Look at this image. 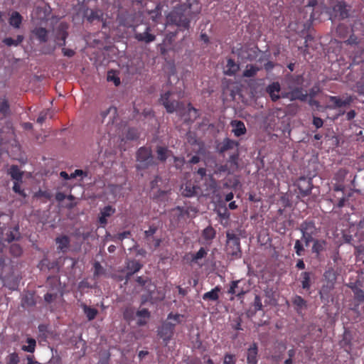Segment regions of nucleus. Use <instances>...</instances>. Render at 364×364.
<instances>
[{
  "label": "nucleus",
  "instance_id": "f257e3e1",
  "mask_svg": "<svg viewBox=\"0 0 364 364\" xmlns=\"http://www.w3.org/2000/svg\"><path fill=\"white\" fill-rule=\"evenodd\" d=\"M181 315L170 314L167 320L163 323L161 328L158 330V333L165 341L166 344L169 341L173 333L174 326L180 321Z\"/></svg>",
  "mask_w": 364,
  "mask_h": 364
},
{
  "label": "nucleus",
  "instance_id": "f03ea898",
  "mask_svg": "<svg viewBox=\"0 0 364 364\" xmlns=\"http://www.w3.org/2000/svg\"><path fill=\"white\" fill-rule=\"evenodd\" d=\"M226 252L228 255L240 258L242 255L240 249V238L232 232L228 231L226 232Z\"/></svg>",
  "mask_w": 364,
  "mask_h": 364
},
{
  "label": "nucleus",
  "instance_id": "7ed1b4c3",
  "mask_svg": "<svg viewBox=\"0 0 364 364\" xmlns=\"http://www.w3.org/2000/svg\"><path fill=\"white\" fill-rule=\"evenodd\" d=\"M167 23L177 26L180 29L188 28L190 21L186 17L181 9H176L167 16Z\"/></svg>",
  "mask_w": 364,
  "mask_h": 364
},
{
  "label": "nucleus",
  "instance_id": "20e7f679",
  "mask_svg": "<svg viewBox=\"0 0 364 364\" xmlns=\"http://www.w3.org/2000/svg\"><path fill=\"white\" fill-rule=\"evenodd\" d=\"M171 92H166L164 94L161 95L160 98V102L166 108L167 112L173 113L174 112H180V114H181L182 110L184 109L183 104L175 100L171 99Z\"/></svg>",
  "mask_w": 364,
  "mask_h": 364
},
{
  "label": "nucleus",
  "instance_id": "39448f33",
  "mask_svg": "<svg viewBox=\"0 0 364 364\" xmlns=\"http://www.w3.org/2000/svg\"><path fill=\"white\" fill-rule=\"evenodd\" d=\"M136 160L139 162V167L146 168L154 164V159L151 150L148 148H140L136 154Z\"/></svg>",
  "mask_w": 364,
  "mask_h": 364
},
{
  "label": "nucleus",
  "instance_id": "423d86ee",
  "mask_svg": "<svg viewBox=\"0 0 364 364\" xmlns=\"http://www.w3.org/2000/svg\"><path fill=\"white\" fill-rule=\"evenodd\" d=\"M151 28L150 26L145 25L144 29L143 31H140L137 28L134 29V38L138 41L144 42L146 43H149L153 42L156 39V36L150 33Z\"/></svg>",
  "mask_w": 364,
  "mask_h": 364
},
{
  "label": "nucleus",
  "instance_id": "0eeeda50",
  "mask_svg": "<svg viewBox=\"0 0 364 364\" xmlns=\"http://www.w3.org/2000/svg\"><path fill=\"white\" fill-rule=\"evenodd\" d=\"M297 186L302 197L310 194L312 188V182L309 178H300L297 181Z\"/></svg>",
  "mask_w": 364,
  "mask_h": 364
},
{
  "label": "nucleus",
  "instance_id": "6e6552de",
  "mask_svg": "<svg viewBox=\"0 0 364 364\" xmlns=\"http://www.w3.org/2000/svg\"><path fill=\"white\" fill-rule=\"evenodd\" d=\"M146 287L149 291V296L148 298L143 299L142 303L146 302L148 299H150L152 302H154L164 299L165 295L164 293H159L157 291V294H156V287L154 284L149 283Z\"/></svg>",
  "mask_w": 364,
  "mask_h": 364
},
{
  "label": "nucleus",
  "instance_id": "1a4fd4ad",
  "mask_svg": "<svg viewBox=\"0 0 364 364\" xmlns=\"http://www.w3.org/2000/svg\"><path fill=\"white\" fill-rule=\"evenodd\" d=\"M299 230L302 235H315L317 232L314 223L311 221H305L301 224Z\"/></svg>",
  "mask_w": 364,
  "mask_h": 364
},
{
  "label": "nucleus",
  "instance_id": "9d476101",
  "mask_svg": "<svg viewBox=\"0 0 364 364\" xmlns=\"http://www.w3.org/2000/svg\"><path fill=\"white\" fill-rule=\"evenodd\" d=\"M238 146V142L230 139L229 138H225L223 139L222 143L218 146V149L220 153H224L228 150L233 149L235 148L237 149Z\"/></svg>",
  "mask_w": 364,
  "mask_h": 364
},
{
  "label": "nucleus",
  "instance_id": "9b49d317",
  "mask_svg": "<svg viewBox=\"0 0 364 364\" xmlns=\"http://www.w3.org/2000/svg\"><path fill=\"white\" fill-rule=\"evenodd\" d=\"M257 346L255 343H252L247 349V361L248 364L257 363Z\"/></svg>",
  "mask_w": 364,
  "mask_h": 364
},
{
  "label": "nucleus",
  "instance_id": "f8f14e48",
  "mask_svg": "<svg viewBox=\"0 0 364 364\" xmlns=\"http://www.w3.org/2000/svg\"><path fill=\"white\" fill-rule=\"evenodd\" d=\"M308 94L304 92L303 89L301 87H296L290 91V101L299 100L304 102L307 99Z\"/></svg>",
  "mask_w": 364,
  "mask_h": 364
},
{
  "label": "nucleus",
  "instance_id": "ddd939ff",
  "mask_svg": "<svg viewBox=\"0 0 364 364\" xmlns=\"http://www.w3.org/2000/svg\"><path fill=\"white\" fill-rule=\"evenodd\" d=\"M231 126L232 127V132L235 136H240L246 133V127L242 121H232Z\"/></svg>",
  "mask_w": 364,
  "mask_h": 364
},
{
  "label": "nucleus",
  "instance_id": "4468645a",
  "mask_svg": "<svg viewBox=\"0 0 364 364\" xmlns=\"http://www.w3.org/2000/svg\"><path fill=\"white\" fill-rule=\"evenodd\" d=\"M329 100L331 102H333L334 107H345L346 105H349L353 102L351 96H348L344 100L341 99L337 96H330Z\"/></svg>",
  "mask_w": 364,
  "mask_h": 364
},
{
  "label": "nucleus",
  "instance_id": "2eb2a0df",
  "mask_svg": "<svg viewBox=\"0 0 364 364\" xmlns=\"http://www.w3.org/2000/svg\"><path fill=\"white\" fill-rule=\"evenodd\" d=\"M267 91L269 94L272 101L275 102L279 99L280 96L279 95V92L280 91V85L278 82H273L269 85L267 88Z\"/></svg>",
  "mask_w": 364,
  "mask_h": 364
},
{
  "label": "nucleus",
  "instance_id": "dca6fc26",
  "mask_svg": "<svg viewBox=\"0 0 364 364\" xmlns=\"http://www.w3.org/2000/svg\"><path fill=\"white\" fill-rule=\"evenodd\" d=\"M240 66L234 60L230 58L227 60L226 70L224 71L225 75L232 76L239 70Z\"/></svg>",
  "mask_w": 364,
  "mask_h": 364
},
{
  "label": "nucleus",
  "instance_id": "f3484780",
  "mask_svg": "<svg viewBox=\"0 0 364 364\" xmlns=\"http://www.w3.org/2000/svg\"><path fill=\"white\" fill-rule=\"evenodd\" d=\"M68 25L65 23H60L56 30V40H66L68 36L67 31Z\"/></svg>",
  "mask_w": 364,
  "mask_h": 364
},
{
  "label": "nucleus",
  "instance_id": "a211bd4d",
  "mask_svg": "<svg viewBox=\"0 0 364 364\" xmlns=\"http://www.w3.org/2000/svg\"><path fill=\"white\" fill-rule=\"evenodd\" d=\"M220 291V287L217 286L210 291L205 293L203 295V299L205 301H217L219 299V293Z\"/></svg>",
  "mask_w": 364,
  "mask_h": 364
},
{
  "label": "nucleus",
  "instance_id": "6ab92c4d",
  "mask_svg": "<svg viewBox=\"0 0 364 364\" xmlns=\"http://www.w3.org/2000/svg\"><path fill=\"white\" fill-rule=\"evenodd\" d=\"M55 242L58 245L57 249L63 252L67 250L70 245V239L65 235L57 237Z\"/></svg>",
  "mask_w": 364,
  "mask_h": 364
},
{
  "label": "nucleus",
  "instance_id": "aec40b11",
  "mask_svg": "<svg viewBox=\"0 0 364 364\" xmlns=\"http://www.w3.org/2000/svg\"><path fill=\"white\" fill-rule=\"evenodd\" d=\"M240 282V280L232 282L230 286V289L228 290V293L231 294H235L238 297H241L242 295H244L245 294V291L242 289L239 288Z\"/></svg>",
  "mask_w": 364,
  "mask_h": 364
},
{
  "label": "nucleus",
  "instance_id": "412c9836",
  "mask_svg": "<svg viewBox=\"0 0 364 364\" xmlns=\"http://www.w3.org/2000/svg\"><path fill=\"white\" fill-rule=\"evenodd\" d=\"M33 33L41 42L46 43L48 41V31L44 28H36L33 29Z\"/></svg>",
  "mask_w": 364,
  "mask_h": 364
},
{
  "label": "nucleus",
  "instance_id": "4be33fe9",
  "mask_svg": "<svg viewBox=\"0 0 364 364\" xmlns=\"http://www.w3.org/2000/svg\"><path fill=\"white\" fill-rule=\"evenodd\" d=\"M22 22V16L17 11H14L9 18V24L15 28H20Z\"/></svg>",
  "mask_w": 364,
  "mask_h": 364
},
{
  "label": "nucleus",
  "instance_id": "5701e85b",
  "mask_svg": "<svg viewBox=\"0 0 364 364\" xmlns=\"http://www.w3.org/2000/svg\"><path fill=\"white\" fill-rule=\"evenodd\" d=\"M136 316L139 318L137 323L139 326H144L146 323V320L150 317V313L146 309H143L136 312Z\"/></svg>",
  "mask_w": 364,
  "mask_h": 364
},
{
  "label": "nucleus",
  "instance_id": "b1692460",
  "mask_svg": "<svg viewBox=\"0 0 364 364\" xmlns=\"http://www.w3.org/2000/svg\"><path fill=\"white\" fill-rule=\"evenodd\" d=\"M127 267L129 271L127 273V277H129L139 272L142 267V265L139 262L133 260L128 262Z\"/></svg>",
  "mask_w": 364,
  "mask_h": 364
},
{
  "label": "nucleus",
  "instance_id": "393cba45",
  "mask_svg": "<svg viewBox=\"0 0 364 364\" xmlns=\"http://www.w3.org/2000/svg\"><path fill=\"white\" fill-rule=\"evenodd\" d=\"M333 10L336 13H339L341 18H345L348 17V10L346 5L343 2H338L333 8Z\"/></svg>",
  "mask_w": 364,
  "mask_h": 364
},
{
  "label": "nucleus",
  "instance_id": "a878e982",
  "mask_svg": "<svg viewBox=\"0 0 364 364\" xmlns=\"http://www.w3.org/2000/svg\"><path fill=\"white\" fill-rule=\"evenodd\" d=\"M326 243L324 240H315L312 246V252L317 255L326 248Z\"/></svg>",
  "mask_w": 364,
  "mask_h": 364
},
{
  "label": "nucleus",
  "instance_id": "bb28decb",
  "mask_svg": "<svg viewBox=\"0 0 364 364\" xmlns=\"http://www.w3.org/2000/svg\"><path fill=\"white\" fill-rule=\"evenodd\" d=\"M9 173L11 178L16 181H21L23 173L20 171L17 166H12L10 168Z\"/></svg>",
  "mask_w": 364,
  "mask_h": 364
},
{
  "label": "nucleus",
  "instance_id": "cd10ccee",
  "mask_svg": "<svg viewBox=\"0 0 364 364\" xmlns=\"http://www.w3.org/2000/svg\"><path fill=\"white\" fill-rule=\"evenodd\" d=\"M27 346H23L21 349L28 353H33L36 346V341L34 338H28L26 340Z\"/></svg>",
  "mask_w": 364,
  "mask_h": 364
},
{
  "label": "nucleus",
  "instance_id": "c85d7f7f",
  "mask_svg": "<svg viewBox=\"0 0 364 364\" xmlns=\"http://www.w3.org/2000/svg\"><path fill=\"white\" fill-rule=\"evenodd\" d=\"M83 311L89 321L93 320L97 314V310L86 305L82 306Z\"/></svg>",
  "mask_w": 364,
  "mask_h": 364
},
{
  "label": "nucleus",
  "instance_id": "c756f323",
  "mask_svg": "<svg viewBox=\"0 0 364 364\" xmlns=\"http://www.w3.org/2000/svg\"><path fill=\"white\" fill-rule=\"evenodd\" d=\"M215 231L210 226L207 227L203 231V237L205 241L212 240L215 237Z\"/></svg>",
  "mask_w": 364,
  "mask_h": 364
},
{
  "label": "nucleus",
  "instance_id": "7c9ffc66",
  "mask_svg": "<svg viewBox=\"0 0 364 364\" xmlns=\"http://www.w3.org/2000/svg\"><path fill=\"white\" fill-rule=\"evenodd\" d=\"M23 40V36H18L16 39H13L12 38H6L4 39L3 42L8 46H18Z\"/></svg>",
  "mask_w": 364,
  "mask_h": 364
},
{
  "label": "nucleus",
  "instance_id": "2f4dec72",
  "mask_svg": "<svg viewBox=\"0 0 364 364\" xmlns=\"http://www.w3.org/2000/svg\"><path fill=\"white\" fill-rule=\"evenodd\" d=\"M259 68L252 65H247L246 66V68L243 73V76L246 77H251L255 76L257 71L259 70Z\"/></svg>",
  "mask_w": 364,
  "mask_h": 364
},
{
  "label": "nucleus",
  "instance_id": "473e14b6",
  "mask_svg": "<svg viewBox=\"0 0 364 364\" xmlns=\"http://www.w3.org/2000/svg\"><path fill=\"white\" fill-rule=\"evenodd\" d=\"M20 237V233L18 232V227H15L8 234L6 240L8 242H11L14 240H17Z\"/></svg>",
  "mask_w": 364,
  "mask_h": 364
},
{
  "label": "nucleus",
  "instance_id": "72a5a7b5",
  "mask_svg": "<svg viewBox=\"0 0 364 364\" xmlns=\"http://www.w3.org/2000/svg\"><path fill=\"white\" fill-rule=\"evenodd\" d=\"M302 276V288L304 289H308L310 288V273L307 272H304L301 273Z\"/></svg>",
  "mask_w": 364,
  "mask_h": 364
},
{
  "label": "nucleus",
  "instance_id": "f704fd0d",
  "mask_svg": "<svg viewBox=\"0 0 364 364\" xmlns=\"http://www.w3.org/2000/svg\"><path fill=\"white\" fill-rule=\"evenodd\" d=\"M168 150L165 147L159 146L157 148L158 159L164 161L168 157Z\"/></svg>",
  "mask_w": 364,
  "mask_h": 364
},
{
  "label": "nucleus",
  "instance_id": "c9c22d12",
  "mask_svg": "<svg viewBox=\"0 0 364 364\" xmlns=\"http://www.w3.org/2000/svg\"><path fill=\"white\" fill-rule=\"evenodd\" d=\"M87 15V20L89 21H92L95 19H100L102 16V12L100 10H90V13Z\"/></svg>",
  "mask_w": 364,
  "mask_h": 364
},
{
  "label": "nucleus",
  "instance_id": "e433bc0d",
  "mask_svg": "<svg viewBox=\"0 0 364 364\" xmlns=\"http://www.w3.org/2000/svg\"><path fill=\"white\" fill-rule=\"evenodd\" d=\"M9 112V105L6 98L0 100V112L6 115Z\"/></svg>",
  "mask_w": 364,
  "mask_h": 364
},
{
  "label": "nucleus",
  "instance_id": "4c0bfd02",
  "mask_svg": "<svg viewBox=\"0 0 364 364\" xmlns=\"http://www.w3.org/2000/svg\"><path fill=\"white\" fill-rule=\"evenodd\" d=\"M292 303L300 309L306 306V301L301 296L298 295L294 296L292 299Z\"/></svg>",
  "mask_w": 364,
  "mask_h": 364
},
{
  "label": "nucleus",
  "instance_id": "58836bf2",
  "mask_svg": "<svg viewBox=\"0 0 364 364\" xmlns=\"http://www.w3.org/2000/svg\"><path fill=\"white\" fill-rule=\"evenodd\" d=\"M352 290L354 293L355 299L360 302L364 301V291L361 289L352 287Z\"/></svg>",
  "mask_w": 364,
  "mask_h": 364
},
{
  "label": "nucleus",
  "instance_id": "ea45409f",
  "mask_svg": "<svg viewBox=\"0 0 364 364\" xmlns=\"http://www.w3.org/2000/svg\"><path fill=\"white\" fill-rule=\"evenodd\" d=\"M324 277L329 282L333 283L336 279V272H334V270L333 269H329L324 272Z\"/></svg>",
  "mask_w": 364,
  "mask_h": 364
},
{
  "label": "nucleus",
  "instance_id": "a19ab883",
  "mask_svg": "<svg viewBox=\"0 0 364 364\" xmlns=\"http://www.w3.org/2000/svg\"><path fill=\"white\" fill-rule=\"evenodd\" d=\"M19 361V357L16 353H12L7 357V364H18Z\"/></svg>",
  "mask_w": 364,
  "mask_h": 364
},
{
  "label": "nucleus",
  "instance_id": "79ce46f5",
  "mask_svg": "<svg viewBox=\"0 0 364 364\" xmlns=\"http://www.w3.org/2000/svg\"><path fill=\"white\" fill-rule=\"evenodd\" d=\"M207 255V251L201 247L192 257L193 261H198L203 258Z\"/></svg>",
  "mask_w": 364,
  "mask_h": 364
},
{
  "label": "nucleus",
  "instance_id": "37998d69",
  "mask_svg": "<svg viewBox=\"0 0 364 364\" xmlns=\"http://www.w3.org/2000/svg\"><path fill=\"white\" fill-rule=\"evenodd\" d=\"M10 252L15 257H18L22 252L21 247L17 244H14L10 247Z\"/></svg>",
  "mask_w": 364,
  "mask_h": 364
},
{
  "label": "nucleus",
  "instance_id": "c03bdc74",
  "mask_svg": "<svg viewBox=\"0 0 364 364\" xmlns=\"http://www.w3.org/2000/svg\"><path fill=\"white\" fill-rule=\"evenodd\" d=\"M294 250H295L296 254L298 256L302 255V254L304 251V247L299 240H296L295 245H294Z\"/></svg>",
  "mask_w": 364,
  "mask_h": 364
},
{
  "label": "nucleus",
  "instance_id": "a18cd8bd",
  "mask_svg": "<svg viewBox=\"0 0 364 364\" xmlns=\"http://www.w3.org/2000/svg\"><path fill=\"white\" fill-rule=\"evenodd\" d=\"M116 108L109 107V108H107L106 109L100 112V116L102 118V120H104V119L111 112H112L113 115L116 114Z\"/></svg>",
  "mask_w": 364,
  "mask_h": 364
},
{
  "label": "nucleus",
  "instance_id": "49530a36",
  "mask_svg": "<svg viewBox=\"0 0 364 364\" xmlns=\"http://www.w3.org/2000/svg\"><path fill=\"white\" fill-rule=\"evenodd\" d=\"M255 311H261L262 309V304L260 297L256 295L254 300Z\"/></svg>",
  "mask_w": 364,
  "mask_h": 364
},
{
  "label": "nucleus",
  "instance_id": "de8ad7c7",
  "mask_svg": "<svg viewBox=\"0 0 364 364\" xmlns=\"http://www.w3.org/2000/svg\"><path fill=\"white\" fill-rule=\"evenodd\" d=\"M114 213V209L112 208L110 205H107L101 211V215L109 217L112 215Z\"/></svg>",
  "mask_w": 364,
  "mask_h": 364
},
{
  "label": "nucleus",
  "instance_id": "09e8293b",
  "mask_svg": "<svg viewBox=\"0 0 364 364\" xmlns=\"http://www.w3.org/2000/svg\"><path fill=\"white\" fill-rule=\"evenodd\" d=\"M48 114H50L49 109L41 112L38 117L37 118V122L39 124L43 123Z\"/></svg>",
  "mask_w": 364,
  "mask_h": 364
},
{
  "label": "nucleus",
  "instance_id": "8fccbe9b",
  "mask_svg": "<svg viewBox=\"0 0 364 364\" xmlns=\"http://www.w3.org/2000/svg\"><path fill=\"white\" fill-rule=\"evenodd\" d=\"M188 113L190 115V119L193 121L198 117V111L196 109L192 107L190 105H188Z\"/></svg>",
  "mask_w": 364,
  "mask_h": 364
},
{
  "label": "nucleus",
  "instance_id": "3c124183",
  "mask_svg": "<svg viewBox=\"0 0 364 364\" xmlns=\"http://www.w3.org/2000/svg\"><path fill=\"white\" fill-rule=\"evenodd\" d=\"M94 268H95V272H94L95 276H98V275L102 274L103 268L101 266V264H100V262H95L94 263Z\"/></svg>",
  "mask_w": 364,
  "mask_h": 364
},
{
  "label": "nucleus",
  "instance_id": "603ef678",
  "mask_svg": "<svg viewBox=\"0 0 364 364\" xmlns=\"http://www.w3.org/2000/svg\"><path fill=\"white\" fill-rule=\"evenodd\" d=\"M173 159H174L175 166L177 168H181L185 163V160L183 158H179V157L174 156Z\"/></svg>",
  "mask_w": 364,
  "mask_h": 364
},
{
  "label": "nucleus",
  "instance_id": "864d4df0",
  "mask_svg": "<svg viewBox=\"0 0 364 364\" xmlns=\"http://www.w3.org/2000/svg\"><path fill=\"white\" fill-rule=\"evenodd\" d=\"M235 360L234 355L231 354H227L224 357V364H235Z\"/></svg>",
  "mask_w": 364,
  "mask_h": 364
},
{
  "label": "nucleus",
  "instance_id": "5fc2aeb1",
  "mask_svg": "<svg viewBox=\"0 0 364 364\" xmlns=\"http://www.w3.org/2000/svg\"><path fill=\"white\" fill-rule=\"evenodd\" d=\"M62 52H63V54L64 56L69 57V58L74 56V55L75 54V52L74 51V50L70 49V48H63Z\"/></svg>",
  "mask_w": 364,
  "mask_h": 364
},
{
  "label": "nucleus",
  "instance_id": "6e6d98bb",
  "mask_svg": "<svg viewBox=\"0 0 364 364\" xmlns=\"http://www.w3.org/2000/svg\"><path fill=\"white\" fill-rule=\"evenodd\" d=\"M313 124L317 128H321L323 124V122L322 120V119H321L320 117H314L313 118Z\"/></svg>",
  "mask_w": 364,
  "mask_h": 364
},
{
  "label": "nucleus",
  "instance_id": "4d7b16f0",
  "mask_svg": "<svg viewBox=\"0 0 364 364\" xmlns=\"http://www.w3.org/2000/svg\"><path fill=\"white\" fill-rule=\"evenodd\" d=\"M344 43L348 45H356L358 43V38L355 35H351Z\"/></svg>",
  "mask_w": 364,
  "mask_h": 364
},
{
  "label": "nucleus",
  "instance_id": "13d9d810",
  "mask_svg": "<svg viewBox=\"0 0 364 364\" xmlns=\"http://www.w3.org/2000/svg\"><path fill=\"white\" fill-rule=\"evenodd\" d=\"M182 193L187 197H191L194 194V189L191 188H188L186 186L183 190Z\"/></svg>",
  "mask_w": 364,
  "mask_h": 364
},
{
  "label": "nucleus",
  "instance_id": "bf43d9fd",
  "mask_svg": "<svg viewBox=\"0 0 364 364\" xmlns=\"http://www.w3.org/2000/svg\"><path fill=\"white\" fill-rule=\"evenodd\" d=\"M313 236L312 235H302V239L304 240V242H305V245L306 247H308L309 245V243L312 241H314L313 240Z\"/></svg>",
  "mask_w": 364,
  "mask_h": 364
},
{
  "label": "nucleus",
  "instance_id": "052dcab7",
  "mask_svg": "<svg viewBox=\"0 0 364 364\" xmlns=\"http://www.w3.org/2000/svg\"><path fill=\"white\" fill-rule=\"evenodd\" d=\"M319 92V87L317 86H314L309 90V95L311 98H314Z\"/></svg>",
  "mask_w": 364,
  "mask_h": 364
},
{
  "label": "nucleus",
  "instance_id": "680f3d73",
  "mask_svg": "<svg viewBox=\"0 0 364 364\" xmlns=\"http://www.w3.org/2000/svg\"><path fill=\"white\" fill-rule=\"evenodd\" d=\"M107 80L114 82L115 85H119L120 84L119 78L114 75H111L109 73L107 76Z\"/></svg>",
  "mask_w": 364,
  "mask_h": 364
},
{
  "label": "nucleus",
  "instance_id": "e2e57ef3",
  "mask_svg": "<svg viewBox=\"0 0 364 364\" xmlns=\"http://www.w3.org/2000/svg\"><path fill=\"white\" fill-rule=\"evenodd\" d=\"M56 297V294H51V293H47L44 296V299L46 302L50 303L53 301V299Z\"/></svg>",
  "mask_w": 364,
  "mask_h": 364
},
{
  "label": "nucleus",
  "instance_id": "0e129e2a",
  "mask_svg": "<svg viewBox=\"0 0 364 364\" xmlns=\"http://www.w3.org/2000/svg\"><path fill=\"white\" fill-rule=\"evenodd\" d=\"M238 154H232L229 158V161L235 166L237 167Z\"/></svg>",
  "mask_w": 364,
  "mask_h": 364
},
{
  "label": "nucleus",
  "instance_id": "69168bd1",
  "mask_svg": "<svg viewBox=\"0 0 364 364\" xmlns=\"http://www.w3.org/2000/svg\"><path fill=\"white\" fill-rule=\"evenodd\" d=\"M156 231V228H155V227H150L148 230H146L144 232L145 236L146 237H151L154 234H155Z\"/></svg>",
  "mask_w": 364,
  "mask_h": 364
},
{
  "label": "nucleus",
  "instance_id": "338daca9",
  "mask_svg": "<svg viewBox=\"0 0 364 364\" xmlns=\"http://www.w3.org/2000/svg\"><path fill=\"white\" fill-rule=\"evenodd\" d=\"M86 176V174L84 173L83 171L82 170H80V169H76L73 173L70 174V178H76L77 176Z\"/></svg>",
  "mask_w": 364,
  "mask_h": 364
},
{
  "label": "nucleus",
  "instance_id": "774afa93",
  "mask_svg": "<svg viewBox=\"0 0 364 364\" xmlns=\"http://www.w3.org/2000/svg\"><path fill=\"white\" fill-rule=\"evenodd\" d=\"M228 171L227 165H220L218 166L217 170L215 171V173H220L226 172Z\"/></svg>",
  "mask_w": 364,
  "mask_h": 364
}]
</instances>
